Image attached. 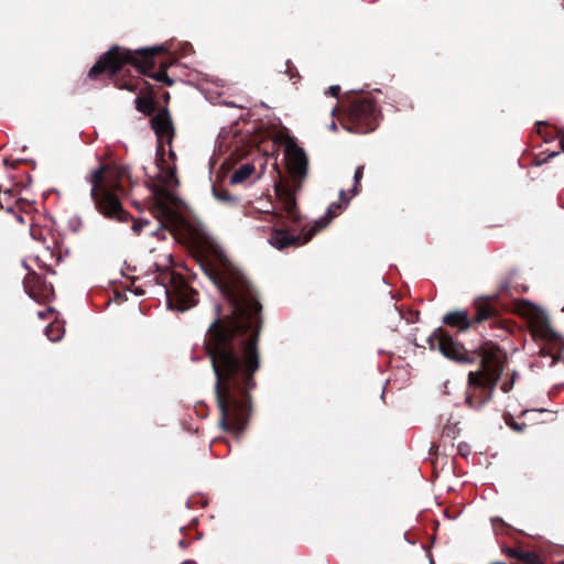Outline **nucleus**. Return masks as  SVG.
Here are the masks:
<instances>
[{
    "label": "nucleus",
    "instance_id": "58836bf2",
    "mask_svg": "<svg viewBox=\"0 0 564 564\" xmlns=\"http://www.w3.org/2000/svg\"><path fill=\"white\" fill-rule=\"evenodd\" d=\"M563 311H564V306H563Z\"/></svg>",
    "mask_w": 564,
    "mask_h": 564
},
{
    "label": "nucleus",
    "instance_id": "4c0bfd02",
    "mask_svg": "<svg viewBox=\"0 0 564 564\" xmlns=\"http://www.w3.org/2000/svg\"><path fill=\"white\" fill-rule=\"evenodd\" d=\"M430 564H435L433 558L430 560Z\"/></svg>",
    "mask_w": 564,
    "mask_h": 564
},
{
    "label": "nucleus",
    "instance_id": "a878e982",
    "mask_svg": "<svg viewBox=\"0 0 564 564\" xmlns=\"http://www.w3.org/2000/svg\"><path fill=\"white\" fill-rule=\"evenodd\" d=\"M286 70L290 75V78H294L295 76L299 77V73L297 70L295 69V67L291 64V62H286Z\"/></svg>",
    "mask_w": 564,
    "mask_h": 564
},
{
    "label": "nucleus",
    "instance_id": "5701e85b",
    "mask_svg": "<svg viewBox=\"0 0 564 564\" xmlns=\"http://www.w3.org/2000/svg\"><path fill=\"white\" fill-rule=\"evenodd\" d=\"M149 225H150V220H144V219L139 220V221H135V220H134V221H133V225H132V230H133L137 235H139V234L142 231V229H143L145 226H149Z\"/></svg>",
    "mask_w": 564,
    "mask_h": 564
},
{
    "label": "nucleus",
    "instance_id": "2eb2a0df",
    "mask_svg": "<svg viewBox=\"0 0 564 564\" xmlns=\"http://www.w3.org/2000/svg\"><path fill=\"white\" fill-rule=\"evenodd\" d=\"M156 165L160 170L159 181L163 187H177L180 180L176 175V165H170L164 159V151L158 152Z\"/></svg>",
    "mask_w": 564,
    "mask_h": 564
},
{
    "label": "nucleus",
    "instance_id": "dca6fc26",
    "mask_svg": "<svg viewBox=\"0 0 564 564\" xmlns=\"http://www.w3.org/2000/svg\"><path fill=\"white\" fill-rule=\"evenodd\" d=\"M364 170H365V165H359L356 171H355V174H354V186L349 191L350 193V196L348 197L347 196V193L341 189L339 192V198L341 202L345 203V205L348 204L349 199L356 195H358L361 191V180L364 177Z\"/></svg>",
    "mask_w": 564,
    "mask_h": 564
},
{
    "label": "nucleus",
    "instance_id": "f257e3e1",
    "mask_svg": "<svg viewBox=\"0 0 564 564\" xmlns=\"http://www.w3.org/2000/svg\"><path fill=\"white\" fill-rule=\"evenodd\" d=\"M200 268L219 289L231 310L209 325L204 349L215 375L219 427L235 436L248 429L253 412L252 391L261 368L259 347L262 305L250 281L224 254L200 261ZM219 315V307L216 310Z\"/></svg>",
    "mask_w": 564,
    "mask_h": 564
},
{
    "label": "nucleus",
    "instance_id": "4be33fe9",
    "mask_svg": "<svg viewBox=\"0 0 564 564\" xmlns=\"http://www.w3.org/2000/svg\"><path fill=\"white\" fill-rule=\"evenodd\" d=\"M14 206L18 212H23L26 215L31 214L34 210V202H31L25 198H17L14 200Z\"/></svg>",
    "mask_w": 564,
    "mask_h": 564
},
{
    "label": "nucleus",
    "instance_id": "f3484780",
    "mask_svg": "<svg viewBox=\"0 0 564 564\" xmlns=\"http://www.w3.org/2000/svg\"><path fill=\"white\" fill-rule=\"evenodd\" d=\"M256 169L252 164H243L238 167L230 176L231 184H240L248 180L253 173Z\"/></svg>",
    "mask_w": 564,
    "mask_h": 564
},
{
    "label": "nucleus",
    "instance_id": "4468645a",
    "mask_svg": "<svg viewBox=\"0 0 564 564\" xmlns=\"http://www.w3.org/2000/svg\"><path fill=\"white\" fill-rule=\"evenodd\" d=\"M24 289L30 297L34 301L42 303L50 300L53 294V288L46 286L35 273H29L24 279Z\"/></svg>",
    "mask_w": 564,
    "mask_h": 564
},
{
    "label": "nucleus",
    "instance_id": "cd10ccee",
    "mask_svg": "<svg viewBox=\"0 0 564 564\" xmlns=\"http://www.w3.org/2000/svg\"><path fill=\"white\" fill-rule=\"evenodd\" d=\"M12 215H14L15 219L20 223V224H25V219H24V214L23 212H18V209L15 208V213H11Z\"/></svg>",
    "mask_w": 564,
    "mask_h": 564
},
{
    "label": "nucleus",
    "instance_id": "f704fd0d",
    "mask_svg": "<svg viewBox=\"0 0 564 564\" xmlns=\"http://www.w3.org/2000/svg\"><path fill=\"white\" fill-rule=\"evenodd\" d=\"M543 126L544 129H549L550 127L546 123H539V133H542L540 127Z\"/></svg>",
    "mask_w": 564,
    "mask_h": 564
},
{
    "label": "nucleus",
    "instance_id": "39448f33",
    "mask_svg": "<svg viewBox=\"0 0 564 564\" xmlns=\"http://www.w3.org/2000/svg\"><path fill=\"white\" fill-rule=\"evenodd\" d=\"M284 154L292 184L279 183L274 187L280 204L279 213H284L289 220L299 225L301 214L297 208L295 194L301 188L302 182L307 175L308 159L304 149L299 147L296 140L290 135H286L284 140Z\"/></svg>",
    "mask_w": 564,
    "mask_h": 564
},
{
    "label": "nucleus",
    "instance_id": "aec40b11",
    "mask_svg": "<svg viewBox=\"0 0 564 564\" xmlns=\"http://www.w3.org/2000/svg\"><path fill=\"white\" fill-rule=\"evenodd\" d=\"M15 195L13 189H6L0 195V208L8 213H15L14 206Z\"/></svg>",
    "mask_w": 564,
    "mask_h": 564
},
{
    "label": "nucleus",
    "instance_id": "412c9836",
    "mask_svg": "<svg viewBox=\"0 0 564 564\" xmlns=\"http://www.w3.org/2000/svg\"><path fill=\"white\" fill-rule=\"evenodd\" d=\"M460 433V427L458 426V422L452 423L448 421L442 431V437L454 441Z\"/></svg>",
    "mask_w": 564,
    "mask_h": 564
},
{
    "label": "nucleus",
    "instance_id": "c9c22d12",
    "mask_svg": "<svg viewBox=\"0 0 564 564\" xmlns=\"http://www.w3.org/2000/svg\"><path fill=\"white\" fill-rule=\"evenodd\" d=\"M543 162H544V161H540V160H538L535 164H536V165H541Z\"/></svg>",
    "mask_w": 564,
    "mask_h": 564
},
{
    "label": "nucleus",
    "instance_id": "2f4dec72",
    "mask_svg": "<svg viewBox=\"0 0 564 564\" xmlns=\"http://www.w3.org/2000/svg\"><path fill=\"white\" fill-rule=\"evenodd\" d=\"M161 98L163 99L164 104L167 105L170 102V94L167 91H163L161 94Z\"/></svg>",
    "mask_w": 564,
    "mask_h": 564
},
{
    "label": "nucleus",
    "instance_id": "6ab92c4d",
    "mask_svg": "<svg viewBox=\"0 0 564 564\" xmlns=\"http://www.w3.org/2000/svg\"><path fill=\"white\" fill-rule=\"evenodd\" d=\"M45 333L47 338L55 343L62 339L65 333V328L62 323L54 321L45 328Z\"/></svg>",
    "mask_w": 564,
    "mask_h": 564
},
{
    "label": "nucleus",
    "instance_id": "ddd939ff",
    "mask_svg": "<svg viewBox=\"0 0 564 564\" xmlns=\"http://www.w3.org/2000/svg\"><path fill=\"white\" fill-rule=\"evenodd\" d=\"M531 333L533 337L555 347L558 352L564 350V338L552 328L547 317H536L531 323Z\"/></svg>",
    "mask_w": 564,
    "mask_h": 564
},
{
    "label": "nucleus",
    "instance_id": "bb28decb",
    "mask_svg": "<svg viewBox=\"0 0 564 564\" xmlns=\"http://www.w3.org/2000/svg\"><path fill=\"white\" fill-rule=\"evenodd\" d=\"M507 423H508V425H509L512 430H514V431H517V432H521V431H523L524 424H519V423H517V422H514V421H512V422H507Z\"/></svg>",
    "mask_w": 564,
    "mask_h": 564
},
{
    "label": "nucleus",
    "instance_id": "b1692460",
    "mask_svg": "<svg viewBox=\"0 0 564 564\" xmlns=\"http://www.w3.org/2000/svg\"><path fill=\"white\" fill-rule=\"evenodd\" d=\"M340 94V86L338 85H333V86H329L327 91H326V95H330L332 97H338Z\"/></svg>",
    "mask_w": 564,
    "mask_h": 564
},
{
    "label": "nucleus",
    "instance_id": "a211bd4d",
    "mask_svg": "<svg viewBox=\"0 0 564 564\" xmlns=\"http://www.w3.org/2000/svg\"><path fill=\"white\" fill-rule=\"evenodd\" d=\"M213 194L217 200H219L224 204H227L229 206H235L239 203L238 197L231 195L228 189H226L221 186H214Z\"/></svg>",
    "mask_w": 564,
    "mask_h": 564
},
{
    "label": "nucleus",
    "instance_id": "9b49d317",
    "mask_svg": "<svg viewBox=\"0 0 564 564\" xmlns=\"http://www.w3.org/2000/svg\"><path fill=\"white\" fill-rule=\"evenodd\" d=\"M175 187H160L155 191V210L161 221H171L176 216L175 208L182 205L181 198L173 193Z\"/></svg>",
    "mask_w": 564,
    "mask_h": 564
},
{
    "label": "nucleus",
    "instance_id": "6e6552de",
    "mask_svg": "<svg viewBox=\"0 0 564 564\" xmlns=\"http://www.w3.org/2000/svg\"><path fill=\"white\" fill-rule=\"evenodd\" d=\"M153 267L152 281L164 288L170 308L184 312L197 304L198 292L188 285L181 273L158 263H154Z\"/></svg>",
    "mask_w": 564,
    "mask_h": 564
},
{
    "label": "nucleus",
    "instance_id": "f03ea898",
    "mask_svg": "<svg viewBox=\"0 0 564 564\" xmlns=\"http://www.w3.org/2000/svg\"><path fill=\"white\" fill-rule=\"evenodd\" d=\"M427 343L432 350H438L447 359L460 365L478 362V369L469 371L465 403L479 410L489 402L505 369V355L497 345L485 343L477 349L467 350L447 329L437 327L429 336Z\"/></svg>",
    "mask_w": 564,
    "mask_h": 564
},
{
    "label": "nucleus",
    "instance_id": "473e14b6",
    "mask_svg": "<svg viewBox=\"0 0 564 564\" xmlns=\"http://www.w3.org/2000/svg\"><path fill=\"white\" fill-rule=\"evenodd\" d=\"M169 155H170V158H171V160H172V161H175V160H176V154H175V152H174L172 149H170V151H169Z\"/></svg>",
    "mask_w": 564,
    "mask_h": 564
},
{
    "label": "nucleus",
    "instance_id": "7ed1b4c3",
    "mask_svg": "<svg viewBox=\"0 0 564 564\" xmlns=\"http://www.w3.org/2000/svg\"><path fill=\"white\" fill-rule=\"evenodd\" d=\"M86 181L90 184V197L95 208L105 218L128 223L129 212L123 209L121 197L127 196L132 187L129 169L116 163H101L89 172Z\"/></svg>",
    "mask_w": 564,
    "mask_h": 564
},
{
    "label": "nucleus",
    "instance_id": "393cba45",
    "mask_svg": "<svg viewBox=\"0 0 564 564\" xmlns=\"http://www.w3.org/2000/svg\"><path fill=\"white\" fill-rule=\"evenodd\" d=\"M521 549H517V547H508L505 550V553L509 556V557H512L514 560L518 558L519 556V553H520Z\"/></svg>",
    "mask_w": 564,
    "mask_h": 564
},
{
    "label": "nucleus",
    "instance_id": "9d476101",
    "mask_svg": "<svg viewBox=\"0 0 564 564\" xmlns=\"http://www.w3.org/2000/svg\"><path fill=\"white\" fill-rule=\"evenodd\" d=\"M115 85L120 89H127L129 91H140V96L135 98V108L138 111L150 116L155 110V98L158 96V89L154 85L148 82L139 80L135 78H120L115 79Z\"/></svg>",
    "mask_w": 564,
    "mask_h": 564
},
{
    "label": "nucleus",
    "instance_id": "e433bc0d",
    "mask_svg": "<svg viewBox=\"0 0 564 564\" xmlns=\"http://www.w3.org/2000/svg\"><path fill=\"white\" fill-rule=\"evenodd\" d=\"M555 155H557V153H556V152H553V153L550 155V158H553V156H555Z\"/></svg>",
    "mask_w": 564,
    "mask_h": 564
},
{
    "label": "nucleus",
    "instance_id": "7c9ffc66",
    "mask_svg": "<svg viewBox=\"0 0 564 564\" xmlns=\"http://www.w3.org/2000/svg\"><path fill=\"white\" fill-rule=\"evenodd\" d=\"M561 149L564 151V128L557 132Z\"/></svg>",
    "mask_w": 564,
    "mask_h": 564
},
{
    "label": "nucleus",
    "instance_id": "c756f323",
    "mask_svg": "<svg viewBox=\"0 0 564 564\" xmlns=\"http://www.w3.org/2000/svg\"><path fill=\"white\" fill-rule=\"evenodd\" d=\"M53 312H54L53 308H47L45 311L39 312V317L41 319H46Z\"/></svg>",
    "mask_w": 564,
    "mask_h": 564
},
{
    "label": "nucleus",
    "instance_id": "72a5a7b5",
    "mask_svg": "<svg viewBox=\"0 0 564 564\" xmlns=\"http://www.w3.org/2000/svg\"><path fill=\"white\" fill-rule=\"evenodd\" d=\"M329 129H330L332 131H337V126H336V123H335V122H332V123H330V126H329Z\"/></svg>",
    "mask_w": 564,
    "mask_h": 564
},
{
    "label": "nucleus",
    "instance_id": "c85d7f7f",
    "mask_svg": "<svg viewBox=\"0 0 564 564\" xmlns=\"http://www.w3.org/2000/svg\"><path fill=\"white\" fill-rule=\"evenodd\" d=\"M513 388V380L505 381L501 384V390L503 392H509Z\"/></svg>",
    "mask_w": 564,
    "mask_h": 564
},
{
    "label": "nucleus",
    "instance_id": "0eeeda50",
    "mask_svg": "<svg viewBox=\"0 0 564 564\" xmlns=\"http://www.w3.org/2000/svg\"><path fill=\"white\" fill-rule=\"evenodd\" d=\"M341 208L340 203H332L325 216L316 220L314 226L305 234H303L304 226L302 221L296 225L292 220H289L284 213L270 214L271 218L274 219V227L269 242L278 250L299 248L307 243L317 232L326 228L330 220L340 213ZM301 220L303 219L301 218Z\"/></svg>",
    "mask_w": 564,
    "mask_h": 564
},
{
    "label": "nucleus",
    "instance_id": "20e7f679",
    "mask_svg": "<svg viewBox=\"0 0 564 564\" xmlns=\"http://www.w3.org/2000/svg\"><path fill=\"white\" fill-rule=\"evenodd\" d=\"M167 53L163 45L131 51L120 46H113L102 54L96 64L89 69L88 77L98 79L101 75L113 77L124 65H131L137 70L159 83L172 86L174 80L167 75Z\"/></svg>",
    "mask_w": 564,
    "mask_h": 564
},
{
    "label": "nucleus",
    "instance_id": "1a4fd4ad",
    "mask_svg": "<svg viewBox=\"0 0 564 564\" xmlns=\"http://www.w3.org/2000/svg\"><path fill=\"white\" fill-rule=\"evenodd\" d=\"M497 296H479L471 304L473 313L467 310H454L443 316V323L457 333H464L486 321L497 322L499 310L496 305Z\"/></svg>",
    "mask_w": 564,
    "mask_h": 564
},
{
    "label": "nucleus",
    "instance_id": "f8f14e48",
    "mask_svg": "<svg viewBox=\"0 0 564 564\" xmlns=\"http://www.w3.org/2000/svg\"><path fill=\"white\" fill-rule=\"evenodd\" d=\"M151 128L158 138V152L164 151L163 142H166L171 147L175 135V130L166 107H163L155 116L152 117Z\"/></svg>",
    "mask_w": 564,
    "mask_h": 564
},
{
    "label": "nucleus",
    "instance_id": "423d86ee",
    "mask_svg": "<svg viewBox=\"0 0 564 564\" xmlns=\"http://www.w3.org/2000/svg\"><path fill=\"white\" fill-rule=\"evenodd\" d=\"M332 116H337L347 131L361 134L375 131L382 117L377 101L368 94H346L333 108Z\"/></svg>",
    "mask_w": 564,
    "mask_h": 564
}]
</instances>
